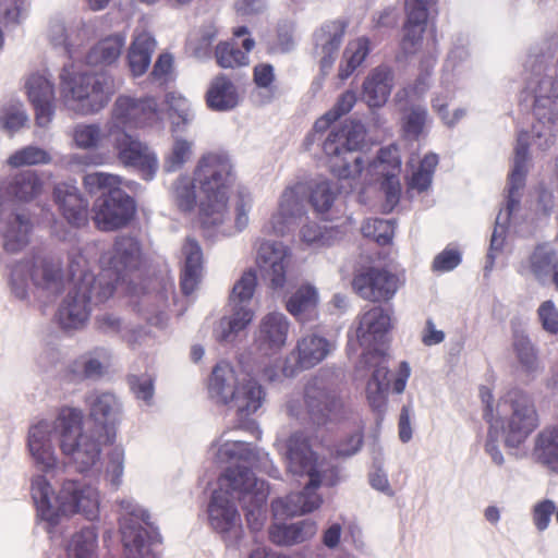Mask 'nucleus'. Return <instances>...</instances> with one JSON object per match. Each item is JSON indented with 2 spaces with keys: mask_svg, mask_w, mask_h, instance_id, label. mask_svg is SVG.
I'll return each mask as SVG.
<instances>
[{
  "mask_svg": "<svg viewBox=\"0 0 558 558\" xmlns=\"http://www.w3.org/2000/svg\"><path fill=\"white\" fill-rule=\"evenodd\" d=\"M525 92L533 97L535 122L531 134L522 131L517 136L512 168L508 180L505 208L498 213L484 266L485 276L494 268L495 259L506 241L510 221L520 206V191L529 171L531 142L542 151L547 150L558 133V34L532 46L524 61Z\"/></svg>",
  "mask_w": 558,
  "mask_h": 558,
  "instance_id": "obj_1",
  "label": "nucleus"
},
{
  "mask_svg": "<svg viewBox=\"0 0 558 558\" xmlns=\"http://www.w3.org/2000/svg\"><path fill=\"white\" fill-rule=\"evenodd\" d=\"M268 486L242 465L229 468L219 477L218 488L208 504V522L220 534L227 547H236L243 534L241 517L235 500L242 504L246 521L253 531H258L265 520Z\"/></svg>",
  "mask_w": 558,
  "mask_h": 558,
  "instance_id": "obj_2",
  "label": "nucleus"
},
{
  "mask_svg": "<svg viewBox=\"0 0 558 558\" xmlns=\"http://www.w3.org/2000/svg\"><path fill=\"white\" fill-rule=\"evenodd\" d=\"M287 472L295 481L305 480L302 490L271 502L275 517H295L312 512L323 504L317 493L320 486H333L338 481V470L326 457L316 453L308 437L303 432L293 433L284 445Z\"/></svg>",
  "mask_w": 558,
  "mask_h": 558,
  "instance_id": "obj_3",
  "label": "nucleus"
},
{
  "mask_svg": "<svg viewBox=\"0 0 558 558\" xmlns=\"http://www.w3.org/2000/svg\"><path fill=\"white\" fill-rule=\"evenodd\" d=\"M364 140L365 128L359 121L332 129L323 142L330 171L339 179H355L363 173L371 179L398 175L401 166L398 148L393 145L380 148L376 158L371 159L359 151Z\"/></svg>",
  "mask_w": 558,
  "mask_h": 558,
  "instance_id": "obj_4",
  "label": "nucleus"
},
{
  "mask_svg": "<svg viewBox=\"0 0 558 558\" xmlns=\"http://www.w3.org/2000/svg\"><path fill=\"white\" fill-rule=\"evenodd\" d=\"M88 416L64 407L59 411L61 451L78 473L92 471L99 462L105 444V392L93 391L85 398Z\"/></svg>",
  "mask_w": 558,
  "mask_h": 558,
  "instance_id": "obj_5",
  "label": "nucleus"
},
{
  "mask_svg": "<svg viewBox=\"0 0 558 558\" xmlns=\"http://www.w3.org/2000/svg\"><path fill=\"white\" fill-rule=\"evenodd\" d=\"M157 107L154 97L119 96L111 111L117 130L107 133V142L111 145L113 155L119 162L125 167L138 169L145 180H151L158 170L159 163L156 154L145 143L118 128L144 126L155 119Z\"/></svg>",
  "mask_w": 558,
  "mask_h": 558,
  "instance_id": "obj_6",
  "label": "nucleus"
},
{
  "mask_svg": "<svg viewBox=\"0 0 558 558\" xmlns=\"http://www.w3.org/2000/svg\"><path fill=\"white\" fill-rule=\"evenodd\" d=\"M31 494L37 518L47 523L49 533L60 524L63 517L82 514L88 521L99 518V494L81 481L65 480L56 494L47 477L37 474L32 478Z\"/></svg>",
  "mask_w": 558,
  "mask_h": 558,
  "instance_id": "obj_7",
  "label": "nucleus"
},
{
  "mask_svg": "<svg viewBox=\"0 0 558 558\" xmlns=\"http://www.w3.org/2000/svg\"><path fill=\"white\" fill-rule=\"evenodd\" d=\"M199 185V221L208 236L229 234L225 227L229 219L228 201L235 177L230 157L223 153H208L199 158L194 170Z\"/></svg>",
  "mask_w": 558,
  "mask_h": 558,
  "instance_id": "obj_8",
  "label": "nucleus"
},
{
  "mask_svg": "<svg viewBox=\"0 0 558 558\" xmlns=\"http://www.w3.org/2000/svg\"><path fill=\"white\" fill-rule=\"evenodd\" d=\"M85 69L72 63L61 69L60 94L65 107L82 116L99 112L105 107V38L87 51Z\"/></svg>",
  "mask_w": 558,
  "mask_h": 558,
  "instance_id": "obj_9",
  "label": "nucleus"
},
{
  "mask_svg": "<svg viewBox=\"0 0 558 558\" xmlns=\"http://www.w3.org/2000/svg\"><path fill=\"white\" fill-rule=\"evenodd\" d=\"M493 429H499L505 445L518 448L538 426V414L530 395L519 388L500 397L495 417L488 418Z\"/></svg>",
  "mask_w": 558,
  "mask_h": 558,
  "instance_id": "obj_10",
  "label": "nucleus"
},
{
  "mask_svg": "<svg viewBox=\"0 0 558 558\" xmlns=\"http://www.w3.org/2000/svg\"><path fill=\"white\" fill-rule=\"evenodd\" d=\"M73 284L60 304L56 318L64 330L78 329L88 319L92 306L105 303V284L88 271H81L77 280L74 260L69 265Z\"/></svg>",
  "mask_w": 558,
  "mask_h": 558,
  "instance_id": "obj_11",
  "label": "nucleus"
},
{
  "mask_svg": "<svg viewBox=\"0 0 558 558\" xmlns=\"http://www.w3.org/2000/svg\"><path fill=\"white\" fill-rule=\"evenodd\" d=\"M118 506L124 558H157L151 545L159 534L150 513L132 499H122Z\"/></svg>",
  "mask_w": 558,
  "mask_h": 558,
  "instance_id": "obj_12",
  "label": "nucleus"
},
{
  "mask_svg": "<svg viewBox=\"0 0 558 558\" xmlns=\"http://www.w3.org/2000/svg\"><path fill=\"white\" fill-rule=\"evenodd\" d=\"M62 279L61 267L51 258L33 255L11 266L8 283L15 299L27 301L29 298V281L37 288L60 293L63 289Z\"/></svg>",
  "mask_w": 558,
  "mask_h": 558,
  "instance_id": "obj_13",
  "label": "nucleus"
},
{
  "mask_svg": "<svg viewBox=\"0 0 558 558\" xmlns=\"http://www.w3.org/2000/svg\"><path fill=\"white\" fill-rule=\"evenodd\" d=\"M435 0H405V23L400 43L401 52L407 56L422 53L420 66L428 72L437 60V41L435 36L424 39L423 34L428 19V8Z\"/></svg>",
  "mask_w": 558,
  "mask_h": 558,
  "instance_id": "obj_14",
  "label": "nucleus"
},
{
  "mask_svg": "<svg viewBox=\"0 0 558 558\" xmlns=\"http://www.w3.org/2000/svg\"><path fill=\"white\" fill-rule=\"evenodd\" d=\"M256 275L248 270L234 283L229 296L232 313L222 316L214 328V337L221 343L233 342L254 317L251 302L255 292Z\"/></svg>",
  "mask_w": 558,
  "mask_h": 558,
  "instance_id": "obj_15",
  "label": "nucleus"
},
{
  "mask_svg": "<svg viewBox=\"0 0 558 558\" xmlns=\"http://www.w3.org/2000/svg\"><path fill=\"white\" fill-rule=\"evenodd\" d=\"M307 415L313 424L320 426L341 421L345 411L336 392V383L326 372L312 378L304 391Z\"/></svg>",
  "mask_w": 558,
  "mask_h": 558,
  "instance_id": "obj_16",
  "label": "nucleus"
},
{
  "mask_svg": "<svg viewBox=\"0 0 558 558\" xmlns=\"http://www.w3.org/2000/svg\"><path fill=\"white\" fill-rule=\"evenodd\" d=\"M54 438H58L61 448V427L59 414L54 421L39 420L31 424L26 437V448L33 466L43 475L53 472L59 463Z\"/></svg>",
  "mask_w": 558,
  "mask_h": 558,
  "instance_id": "obj_17",
  "label": "nucleus"
},
{
  "mask_svg": "<svg viewBox=\"0 0 558 558\" xmlns=\"http://www.w3.org/2000/svg\"><path fill=\"white\" fill-rule=\"evenodd\" d=\"M142 263L143 255L138 241L132 236H119L113 244L110 267H107V280L114 276L117 284L125 283L128 290L135 293V288L132 284L137 278L136 274ZM109 290L110 282L107 281V293Z\"/></svg>",
  "mask_w": 558,
  "mask_h": 558,
  "instance_id": "obj_18",
  "label": "nucleus"
},
{
  "mask_svg": "<svg viewBox=\"0 0 558 558\" xmlns=\"http://www.w3.org/2000/svg\"><path fill=\"white\" fill-rule=\"evenodd\" d=\"M308 187L304 182L288 185L278 204V210L269 221L270 231L276 235H284L293 230L307 213Z\"/></svg>",
  "mask_w": 558,
  "mask_h": 558,
  "instance_id": "obj_19",
  "label": "nucleus"
},
{
  "mask_svg": "<svg viewBox=\"0 0 558 558\" xmlns=\"http://www.w3.org/2000/svg\"><path fill=\"white\" fill-rule=\"evenodd\" d=\"M335 344L328 339L308 333L296 341V345L287 359L282 374L294 377L300 371L310 369L323 362L332 351Z\"/></svg>",
  "mask_w": 558,
  "mask_h": 558,
  "instance_id": "obj_20",
  "label": "nucleus"
},
{
  "mask_svg": "<svg viewBox=\"0 0 558 558\" xmlns=\"http://www.w3.org/2000/svg\"><path fill=\"white\" fill-rule=\"evenodd\" d=\"M391 328V317L381 306H373L363 312L357 319L356 338L363 348V353L374 356L384 351Z\"/></svg>",
  "mask_w": 558,
  "mask_h": 558,
  "instance_id": "obj_21",
  "label": "nucleus"
},
{
  "mask_svg": "<svg viewBox=\"0 0 558 558\" xmlns=\"http://www.w3.org/2000/svg\"><path fill=\"white\" fill-rule=\"evenodd\" d=\"M215 448L214 454L221 463L243 460L274 478H278L280 475L267 452L252 447L248 442L226 438V433L221 435L218 444L213 446V449Z\"/></svg>",
  "mask_w": 558,
  "mask_h": 558,
  "instance_id": "obj_22",
  "label": "nucleus"
},
{
  "mask_svg": "<svg viewBox=\"0 0 558 558\" xmlns=\"http://www.w3.org/2000/svg\"><path fill=\"white\" fill-rule=\"evenodd\" d=\"M398 281V277L386 269L368 267L355 275L352 286L362 299L381 302L395 296Z\"/></svg>",
  "mask_w": 558,
  "mask_h": 558,
  "instance_id": "obj_23",
  "label": "nucleus"
},
{
  "mask_svg": "<svg viewBox=\"0 0 558 558\" xmlns=\"http://www.w3.org/2000/svg\"><path fill=\"white\" fill-rule=\"evenodd\" d=\"M129 182L107 173V231L128 226L136 213V204L122 186Z\"/></svg>",
  "mask_w": 558,
  "mask_h": 558,
  "instance_id": "obj_24",
  "label": "nucleus"
},
{
  "mask_svg": "<svg viewBox=\"0 0 558 558\" xmlns=\"http://www.w3.org/2000/svg\"><path fill=\"white\" fill-rule=\"evenodd\" d=\"M289 263V250L282 242L264 241L260 243L257 250V264L271 289H283Z\"/></svg>",
  "mask_w": 558,
  "mask_h": 558,
  "instance_id": "obj_25",
  "label": "nucleus"
},
{
  "mask_svg": "<svg viewBox=\"0 0 558 558\" xmlns=\"http://www.w3.org/2000/svg\"><path fill=\"white\" fill-rule=\"evenodd\" d=\"M290 330V320L280 312L264 315L254 332L257 350L264 355L278 353L286 344Z\"/></svg>",
  "mask_w": 558,
  "mask_h": 558,
  "instance_id": "obj_26",
  "label": "nucleus"
},
{
  "mask_svg": "<svg viewBox=\"0 0 558 558\" xmlns=\"http://www.w3.org/2000/svg\"><path fill=\"white\" fill-rule=\"evenodd\" d=\"M345 24L341 21L324 23L313 35L315 53L319 56V65L323 75L331 70L342 44Z\"/></svg>",
  "mask_w": 558,
  "mask_h": 558,
  "instance_id": "obj_27",
  "label": "nucleus"
},
{
  "mask_svg": "<svg viewBox=\"0 0 558 558\" xmlns=\"http://www.w3.org/2000/svg\"><path fill=\"white\" fill-rule=\"evenodd\" d=\"M395 72L386 64H380L369 71L362 84V99L369 108L383 107L393 88Z\"/></svg>",
  "mask_w": 558,
  "mask_h": 558,
  "instance_id": "obj_28",
  "label": "nucleus"
},
{
  "mask_svg": "<svg viewBox=\"0 0 558 558\" xmlns=\"http://www.w3.org/2000/svg\"><path fill=\"white\" fill-rule=\"evenodd\" d=\"M558 263V251L549 243L537 244L521 264V271L541 284H549Z\"/></svg>",
  "mask_w": 558,
  "mask_h": 558,
  "instance_id": "obj_29",
  "label": "nucleus"
},
{
  "mask_svg": "<svg viewBox=\"0 0 558 558\" xmlns=\"http://www.w3.org/2000/svg\"><path fill=\"white\" fill-rule=\"evenodd\" d=\"M265 401L263 387L252 377L245 375L230 399L228 409L234 411L240 420L254 414Z\"/></svg>",
  "mask_w": 558,
  "mask_h": 558,
  "instance_id": "obj_30",
  "label": "nucleus"
},
{
  "mask_svg": "<svg viewBox=\"0 0 558 558\" xmlns=\"http://www.w3.org/2000/svg\"><path fill=\"white\" fill-rule=\"evenodd\" d=\"M53 201L70 225L80 227L87 221L88 202L75 186L68 184L56 186Z\"/></svg>",
  "mask_w": 558,
  "mask_h": 558,
  "instance_id": "obj_31",
  "label": "nucleus"
},
{
  "mask_svg": "<svg viewBox=\"0 0 558 558\" xmlns=\"http://www.w3.org/2000/svg\"><path fill=\"white\" fill-rule=\"evenodd\" d=\"M317 533V523L306 519L293 523H272L268 529L271 543L290 547L310 541Z\"/></svg>",
  "mask_w": 558,
  "mask_h": 558,
  "instance_id": "obj_32",
  "label": "nucleus"
},
{
  "mask_svg": "<svg viewBox=\"0 0 558 558\" xmlns=\"http://www.w3.org/2000/svg\"><path fill=\"white\" fill-rule=\"evenodd\" d=\"M241 383L233 366L226 361L215 365L208 380L209 397L220 404L228 405L234 397V391Z\"/></svg>",
  "mask_w": 558,
  "mask_h": 558,
  "instance_id": "obj_33",
  "label": "nucleus"
},
{
  "mask_svg": "<svg viewBox=\"0 0 558 558\" xmlns=\"http://www.w3.org/2000/svg\"><path fill=\"white\" fill-rule=\"evenodd\" d=\"M184 266L181 276V288L185 295L195 291L199 283L203 269V253L199 244L187 239L182 247Z\"/></svg>",
  "mask_w": 558,
  "mask_h": 558,
  "instance_id": "obj_34",
  "label": "nucleus"
},
{
  "mask_svg": "<svg viewBox=\"0 0 558 558\" xmlns=\"http://www.w3.org/2000/svg\"><path fill=\"white\" fill-rule=\"evenodd\" d=\"M156 47L157 43L148 32H136L128 52L130 71L134 76H141L147 71Z\"/></svg>",
  "mask_w": 558,
  "mask_h": 558,
  "instance_id": "obj_35",
  "label": "nucleus"
},
{
  "mask_svg": "<svg viewBox=\"0 0 558 558\" xmlns=\"http://www.w3.org/2000/svg\"><path fill=\"white\" fill-rule=\"evenodd\" d=\"M207 106L214 111H229L239 104L234 84L225 75L216 76L206 93Z\"/></svg>",
  "mask_w": 558,
  "mask_h": 558,
  "instance_id": "obj_36",
  "label": "nucleus"
},
{
  "mask_svg": "<svg viewBox=\"0 0 558 558\" xmlns=\"http://www.w3.org/2000/svg\"><path fill=\"white\" fill-rule=\"evenodd\" d=\"M318 304L317 290L310 284L300 287L287 301V311L301 324L313 319Z\"/></svg>",
  "mask_w": 558,
  "mask_h": 558,
  "instance_id": "obj_37",
  "label": "nucleus"
},
{
  "mask_svg": "<svg viewBox=\"0 0 558 558\" xmlns=\"http://www.w3.org/2000/svg\"><path fill=\"white\" fill-rule=\"evenodd\" d=\"M105 366L93 352H86L70 361L66 376L73 383L95 380L102 376Z\"/></svg>",
  "mask_w": 558,
  "mask_h": 558,
  "instance_id": "obj_38",
  "label": "nucleus"
},
{
  "mask_svg": "<svg viewBox=\"0 0 558 558\" xmlns=\"http://www.w3.org/2000/svg\"><path fill=\"white\" fill-rule=\"evenodd\" d=\"M242 47L244 50H241L234 41L220 43L215 51L217 63L225 69L246 65L248 52L255 47V40L246 37L242 41Z\"/></svg>",
  "mask_w": 558,
  "mask_h": 558,
  "instance_id": "obj_39",
  "label": "nucleus"
},
{
  "mask_svg": "<svg viewBox=\"0 0 558 558\" xmlns=\"http://www.w3.org/2000/svg\"><path fill=\"white\" fill-rule=\"evenodd\" d=\"M534 454L542 464L556 473L558 466V426L547 427L537 435Z\"/></svg>",
  "mask_w": 558,
  "mask_h": 558,
  "instance_id": "obj_40",
  "label": "nucleus"
},
{
  "mask_svg": "<svg viewBox=\"0 0 558 558\" xmlns=\"http://www.w3.org/2000/svg\"><path fill=\"white\" fill-rule=\"evenodd\" d=\"M166 101L170 111L172 134L186 132L195 117L191 102L185 97L175 93H169Z\"/></svg>",
  "mask_w": 558,
  "mask_h": 558,
  "instance_id": "obj_41",
  "label": "nucleus"
},
{
  "mask_svg": "<svg viewBox=\"0 0 558 558\" xmlns=\"http://www.w3.org/2000/svg\"><path fill=\"white\" fill-rule=\"evenodd\" d=\"M371 51V43L366 37L350 41L343 52V62L339 66V78L347 80L360 66Z\"/></svg>",
  "mask_w": 558,
  "mask_h": 558,
  "instance_id": "obj_42",
  "label": "nucleus"
},
{
  "mask_svg": "<svg viewBox=\"0 0 558 558\" xmlns=\"http://www.w3.org/2000/svg\"><path fill=\"white\" fill-rule=\"evenodd\" d=\"M513 351L519 365L526 375L534 376L539 369L537 351L531 340L522 332H514Z\"/></svg>",
  "mask_w": 558,
  "mask_h": 558,
  "instance_id": "obj_43",
  "label": "nucleus"
},
{
  "mask_svg": "<svg viewBox=\"0 0 558 558\" xmlns=\"http://www.w3.org/2000/svg\"><path fill=\"white\" fill-rule=\"evenodd\" d=\"M98 534L94 526L76 532L66 548L68 558H96Z\"/></svg>",
  "mask_w": 558,
  "mask_h": 558,
  "instance_id": "obj_44",
  "label": "nucleus"
},
{
  "mask_svg": "<svg viewBox=\"0 0 558 558\" xmlns=\"http://www.w3.org/2000/svg\"><path fill=\"white\" fill-rule=\"evenodd\" d=\"M308 187V201L318 214L327 213L337 196V187L326 179H319L306 183Z\"/></svg>",
  "mask_w": 558,
  "mask_h": 558,
  "instance_id": "obj_45",
  "label": "nucleus"
},
{
  "mask_svg": "<svg viewBox=\"0 0 558 558\" xmlns=\"http://www.w3.org/2000/svg\"><path fill=\"white\" fill-rule=\"evenodd\" d=\"M83 183L89 194L99 192L94 204V222L99 231H105V172L87 173L84 175Z\"/></svg>",
  "mask_w": 558,
  "mask_h": 558,
  "instance_id": "obj_46",
  "label": "nucleus"
},
{
  "mask_svg": "<svg viewBox=\"0 0 558 558\" xmlns=\"http://www.w3.org/2000/svg\"><path fill=\"white\" fill-rule=\"evenodd\" d=\"M195 179L180 175L171 186V196L177 207L184 213H191L196 206Z\"/></svg>",
  "mask_w": 558,
  "mask_h": 558,
  "instance_id": "obj_47",
  "label": "nucleus"
},
{
  "mask_svg": "<svg viewBox=\"0 0 558 558\" xmlns=\"http://www.w3.org/2000/svg\"><path fill=\"white\" fill-rule=\"evenodd\" d=\"M29 118L21 102H9L0 107V128L13 135L26 125Z\"/></svg>",
  "mask_w": 558,
  "mask_h": 558,
  "instance_id": "obj_48",
  "label": "nucleus"
},
{
  "mask_svg": "<svg viewBox=\"0 0 558 558\" xmlns=\"http://www.w3.org/2000/svg\"><path fill=\"white\" fill-rule=\"evenodd\" d=\"M173 135V144L163 163L167 172H174L182 168L190 160L193 151V142L180 137L179 134Z\"/></svg>",
  "mask_w": 558,
  "mask_h": 558,
  "instance_id": "obj_49",
  "label": "nucleus"
},
{
  "mask_svg": "<svg viewBox=\"0 0 558 558\" xmlns=\"http://www.w3.org/2000/svg\"><path fill=\"white\" fill-rule=\"evenodd\" d=\"M361 231L365 238L373 239L380 245H386L393 236L395 225L392 220L369 218L364 221Z\"/></svg>",
  "mask_w": 558,
  "mask_h": 558,
  "instance_id": "obj_50",
  "label": "nucleus"
},
{
  "mask_svg": "<svg viewBox=\"0 0 558 558\" xmlns=\"http://www.w3.org/2000/svg\"><path fill=\"white\" fill-rule=\"evenodd\" d=\"M300 238L304 244L310 247L318 248L329 246L335 241V231L332 229L322 228L316 223H305L300 230Z\"/></svg>",
  "mask_w": 558,
  "mask_h": 558,
  "instance_id": "obj_51",
  "label": "nucleus"
},
{
  "mask_svg": "<svg viewBox=\"0 0 558 558\" xmlns=\"http://www.w3.org/2000/svg\"><path fill=\"white\" fill-rule=\"evenodd\" d=\"M50 159V155L47 150L38 146L29 145L12 154L8 159V163L12 167L20 168L23 166L45 165L48 163Z\"/></svg>",
  "mask_w": 558,
  "mask_h": 558,
  "instance_id": "obj_52",
  "label": "nucleus"
},
{
  "mask_svg": "<svg viewBox=\"0 0 558 558\" xmlns=\"http://www.w3.org/2000/svg\"><path fill=\"white\" fill-rule=\"evenodd\" d=\"M428 113L426 108L416 105L412 106L403 116V132L409 140H418L427 123Z\"/></svg>",
  "mask_w": 558,
  "mask_h": 558,
  "instance_id": "obj_53",
  "label": "nucleus"
},
{
  "mask_svg": "<svg viewBox=\"0 0 558 558\" xmlns=\"http://www.w3.org/2000/svg\"><path fill=\"white\" fill-rule=\"evenodd\" d=\"M25 88L31 104L54 100L53 84L43 75H31L25 83Z\"/></svg>",
  "mask_w": 558,
  "mask_h": 558,
  "instance_id": "obj_54",
  "label": "nucleus"
},
{
  "mask_svg": "<svg viewBox=\"0 0 558 558\" xmlns=\"http://www.w3.org/2000/svg\"><path fill=\"white\" fill-rule=\"evenodd\" d=\"M360 364L363 366H374L372 377L368 381H375L376 384H380L381 387L389 388V371L386 364L384 351H381L377 356H374L372 353H362Z\"/></svg>",
  "mask_w": 558,
  "mask_h": 558,
  "instance_id": "obj_55",
  "label": "nucleus"
},
{
  "mask_svg": "<svg viewBox=\"0 0 558 558\" xmlns=\"http://www.w3.org/2000/svg\"><path fill=\"white\" fill-rule=\"evenodd\" d=\"M555 510L556 504L551 499H543L533 505L531 518L537 532L543 533L549 527Z\"/></svg>",
  "mask_w": 558,
  "mask_h": 558,
  "instance_id": "obj_56",
  "label": "nucleus"
},
{
  "mask_svg": "<svg viewBox=\"0 0 558 558\" xmlns=\"http://www.w3.org/2000/svg\"><path fill=\"white\" fill-rule=\"evenodd\" d=\"M154 381V378L147 374L140 376L132 375L129 379L131 389L136 399L144 401L146 405H150L153 402L155 393Z\"/></svg>",
  "mask_w": 558,
  "mask_h": 558,
  "instance_id": "obj_57",
  "label": "nucleus"
},
{
  "mask_svg": "<svg viewBox=\"0 0 558 558\" xmlns=\"http://www.w3.org/2000/svg\"><path fill=\"white\" fill-rule=\"evenodd\" d=\"M100 129L97 124H77L73 131V140L77 147L89 149L97 146Z\"/></svg>",
  "mask_w": 558,
  "mask_h": 558,
  "instance_id": "obj_58",
  "label": "nucleus"
},
{
  "mask_svg": "<svg viewBox=\"0 0 558 558\" xmlns=\"http://www.w3.org/2000/svg\"><path fill=\"white\" fill-rule=\"evenodd\" d=\"M25 11V0H0V19L5 27L21 23Z\"/></svg>",
  "mask_w": 558,
  "mask_h": 558,
  "instance_id": "obj_59",
  "label": "nucleus"
},
{
  "mask_svg": "<svg viewBox=\"0 0 558 558\" xmlns=\"http://www.w3.org/2000/svg\"><path fill=\"white\" fill-rule=\"evenodd\" d=\"M538 320L545 331L558 333V310L551 300L544 301L537 310Z\"/></svg>",
  "mask_w": 558,
  "mask_h": 558,
  "instance_id": "obj_60",
  "label": "nucleus"
},
{
  "mask_svg": "<svg viewBox=\"0 0 558 558\" xmlns=\"http://www.w3.org/2000/svg\"><path fill=\"white\" fill-rule=\"evenodd\" d=\"M294 26L291 23L279 24L277 29V39L272 46L276 52L287 53L294 49Z\"/></svg>",
  "mask_w": 558,
  "mask_h": 558,
  "instance_id": "obj_61",
  "label": "nucleus"
},
{
  "mask_svg": "<svg viewBox=\"0 0 558 558\" xmlns=\"http://www.w3.org/2000/svg\"><path fill=\"white\" fill-rule=\"evenodd\" d=\"M124 450L116 446L110 452L109 463L107 462V475L111 473V484L118 488L122 482Z\"/></svg>",
  "mask_w": 558,
  "mask_h": 558,
  "instance_id": "obj_62",
  "label": "nucleus"
},
{
  "mask_svg": "<svg viewBox=\"0 0 558 558\" xmlns=\"http://www.w3.org/2000/svg\"><path fill=\"white\" fill-rule=\"evenodd\" d=\"M461 263V254L456 248H445L439 253L433 262V269L435 271L446 272L451 271Z\"/></svg>",
  "mask_w": 558,
  "mask_h": 558,
  "instance_id": "obj_63",
  "label": "nucleus"
},
{
  "mask_svg": "<svg viewBox=\"0 0 558 558\" xmlns=\"http://www.w3.org/2000/svg\"><path fill=\"white\" fill-rule=\"evenodd\" d=\"M172 62L173 59L171 54L161 53L154 64L153 71L150 73L153 80L159 84H165L169 78V74L172 69Z\"/></svg>",
  "mask_w": 558,
  "mask_h": 558,
  "instance_id": "obj_64",
  "label": "nucleus"
}]
</instances>
